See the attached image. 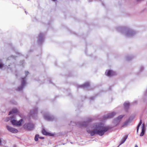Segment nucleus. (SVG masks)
<instances>
[{"instance_id":"nucleus-1","label":"nucleus","mask_w":147,"mask_h":147,"mask_svg":"<svg viewBox=\"0 0 147 147\" xmlns=\"http://www.w3.org/2000/svg\"><path fill=\"white\" fill-rule=\"evenodd\" d=\"M110 129H93L92 130L91 129H87V132L90 134L92 136H93L95 134H97L100 136H102L104 133L107 131H109Z\"/></svg>"},{"instance_id":"nucleus-2","label":"nucleus","mask_w":147,"mask_h":147,"mask_svg":"<svg viewBox=\"0 0 147 147\" xmlns=\"http://www.w3.org/2000/svg\"><path fill=\"white\" fill-rule=\"evenodd\" d=\"M118 31L121 32L125 31V35L128 37L132 36L136 34V32L130 30H127L126 28L124 27H119L117 29Z\"/></svg>"},{"instance_id":"nucleus-3","label":"nucleus","mask_w":147,"mask_h":147,"mask_svg":"<svg viewBox=\"0 0 147 147\" xmlns=\"http://www.w3.org/2000/svg\"><path fill=\"white\" fill-rule=\"evenodd\" d=\"M14 118L13 116L10 117H7L5 119V121L7 122L11 120V122L12 124L14 126H21L23 120L22 119H21L19 121H18L16 120L13 119Z\"/></svg>"},{"instance_id":"nucleus-4","label":"nucleus","mask_w":147,"mask_h":147,"mask_svg":"<svg viewBox=\"0 0 147 147\" xmlns=\"http://www.w3.org/2000/svg\"><path fill=\"white\" fill-rule=\"evenodd\" d=\"M92 129H109L108 127H103V123H100L94 124L93 126Z\"/></svg>"},{"instance_id":"nucleus-5","label":"nucleus","mask_w":147,"mask_h":147,"mask_svg":"<svg viewBox=\"0 0 147 147\" xmlns=\"http://www.w3.org/2000/svg\"><path fill=\"white\" fill-rule=\"evenodd\" d=\"M44 117L45 120L49 121H53L55 119L53 116L49 114H45L44 115Z\"/></svg>"},{"instance_id":"nucleus-6","label":"nucleus","mask_w":147,"mask_h":147,"mask_svg":"<svg viewBox=\"0 0 147 147\" xmlns=\"http://www.w3.org/2000/svg\"><path fill=\"white\" fill-rule=\"evenodd\" d=\"M26 78H22V82L21 83V86L19 87L17 89L18 91H21L22 90L26 84Z\"/></svg>"},{"instance_id":"nucleus-7","label":"nucleus","mask_w":147,"mask_h":147,"mask_svg":"<svg viewBox=\"0 0 147 147\" xmlns=\"http://www.w3.org/2000/svg\"><path fill=\"white\" fill-rule=\"evenodd\" d=\"M92 119L91 118H88L85 121H84V122H79V123H78L77 124H79V125L80 126H85L87 125L88 123ZM76 125H77V124H76Z\"/></svg>"},{"instance_id":"nucleus-8","label":"nucleus","mask_w":147,"mask_h":147,"mask_svg":"<svg viewBox=\"0 0 147 147\" xmlns=\"http://www.w3.org/2000/svg\"><path fill=\"white\" fill-rule=\"evenodd\" d=\"M42 133L44 135L47 136H53L55 135L54 133L47 131L45 129H42Z\"/></svg>"},{"instance_id":"nucleus-9","label":"nucleus","mask_w":147,"mask_h":147,"mask_svg":"<svg viewBox=\"0 0 147 147\" xmlns=\"http://www.w3.org/2000/svg\"><path fill=\"white\" fill-rule=\"evenodd\" d=\"M105 74L107 76H113L116 74L115 72L111 70H108L107 72V71H106Z\"/></svg>"},{"instance_id":"nucleus-10","label":"nucleus","mask_w":147,"mask_h":147,"mask_svg":"<svg viewBox=\"0 0 147 147\" xmlns=\"http://www.w3.org/2000/svg\"><path fill=\"white\" fill-rule=\"evenodd\" d=\"M37 112L38 109L37 108L35 109L34 110H31L30 116L34 117L37 114Z\"/></svg>"},{"instance_id":"nucleus-11","label":"nucleus","mask_w":147,"mask_h":147,"mask_svg":"<svg viewBox=\"0 0 147 147\" xmlns=\"http://www.w3.org/2000/svg\"><path fill=\"white\" fill-rule=\"evenodd\" d=\"M116 114V113L115 112H113L110 113L108 114L107 115H105L104 117V119L106 118H111L113 117Z\"/></svg>"},{"instance_id":"nucleus-12","label":"nucleus","mask_w":147,"mask_h":147,"mask_svg":"<svg viewBox=\"0 0 147 147\" xmlns=\"http://www.w3.org/2000/svg\"><path fill=\"white\" fill-rule=\"evenodd\" d=\"M44 40V35L42 33H40L38 36V43L41 44Z\"/></svg>"},{"instance_id":"nucleus-13","label":"nucleus","mask_w":147,"mask_h":147,"mask_svg":"<svg viewBox=\"0 0 147 147\" xmlns=\"http://www.w3.org/2000/svg\"><path fill=\"white\" fill-rule=\"evenodd\" d=\"M90 86V83L89 82H87L84 84L78 86V88H87Z\"/></svg>"},{"instance_id":"nucleus-14","label":"nucleus","mask_w":147,"mask_h":147,"mask_svg":"<svg viewBox=\"0 0 147 147\" xmlns=\"http://www.w3.org/2000/svg\"><path fill=\"white\" fill-rule=\"evenodd\" d=\"M27 129H33L34 127V125L32 123H29L27 124Z\"/></svg>"},{"instance_id":"nucleus-15","label":"nucleus","mask_w":147,"mask_h":147,"mask_svg":"<svg viewBox=\"0 0 147 147\" xmlns=\"http://www.w3.org/2000/svg\"><path fill=\"white\" fill-rule=\"evenodd\" d=\"M128 137V135H126L123 138V139L121 140V142L119 145L117 147H119L120 145L122 144L127 139Z\"/></svg>"},{"instance_id":"nucleus-16","label":"nucleus","mask_w":147,"mask_h":147,"mask_svg":"<svg viewBox=\"0 0 147 147\" xmlns=\"http://www.w3.org/2000/svg\"><path fill=\"white\" fill-rule=\"evenodd\" d=\"M129 103L128 101H126L124 104V106L126 109H127L129 106Z\"/></svg>"},{"instance_id":"nucleus-17","label":"nucleus","mask_w":147,"mask_h":147,"mask_svg":"<svg viewBox=\"0 0 147 147\" xmlns=\"http://www.w3.org/2000/svg\"><path fill=\"white\" fill-rule=\"evenodd\" d=\"M18 112V110L16 108L13 109L12 111L9 112V115L13 113H15Z\"/></svg>"},{"instance_id":"nucleus-18","label":"nucleus","mask_w":147,"mask_h":147,"mask_svg":"<svg viewBox=\"0 0 147 147\" xmlns=\"http://www.w3.org/2000/svg\"><path fill=\"white\" fill-rule=\"evenodd\" d=\"M124 116V115H120L119 116L117 119H116L114 120V122H117L118 123L119 122L120 120Z\"/></svg>"},{"instance_id":"nucleus-19","label":"nucleus","mask_w":147,"mask_h":147,"mask_svg":"<svg viewBox=\"0 0 147 147\" xmlns=\"http://www.w3.org/2000/svg\"><path fill=\"white\" fill-rule=\"evenodd\" d=\"M8 131L13 133H16L18 132L17 129H7Z\"/></svg>"},{"instance_id":"nucleus-20","label":"nucleus","mask_w":147,"mask_h":147,"mask_svg":"<svg viewBox=\"0 0 147 147\" xmlns=\"http://www.w3.org/2000/svg\"><path fill=\"white\" fill-rule=\"evenodd\" d=\"M146 129H142L141 132L140 133V136H143L146 131Z\"/></svg>"},{"instance_id":"nucleus-21","label":"nucleus","mask_w":147,"mask_h":147,"mask_svg":"<svg viewBox=\"0 0 147 147\" xmlns=\"http://www.w3.org/2000/svg\"><path fill=\"white\" fill-rule=\"evenodd\" d=\"M39 138V135L38 134H36L35 136L34 140L36 141H37L38 140V138Z\"/></svg>"},{"instance_id":"nucleus-22","label":"nucleus","mask_w":147,"mask_h":147,"mask_svg":"<svg viewBox=\"0 0 147 147\" xmlns=\"http://www.w3.org/2000/svg\"><path fill=\"white\" fill-rule=\"evenodd\" d=\"M142 124V120L140 119V122L136 127V129H139L140 126Z\"/></svg>"},{"instance_id":"nucleus-23","label":"nucleus","mask_w":147,"mask_h":147,"mask_svg":"<svg viewBox=\"0 0 147 147\" xmlns=\"http://www.w3.org/2000/svg\"><path fill=\"white\" fill-rule=\"evenodd\" d=\"M128 122H129L128 121H127L125 122L124 123V124H123V125H122V126H127V124L128 123Z\"/></svg>"},{"instance_id":"nucleus-24","label":"nucleus","mask_w":147,"mask_h":147,"mask_svg":"<svg viewBox=\"0 0 147 147\" xmlns=\"http://www.w3.org/2000/svg\"><path fill=\"white\" fill-rule=\"evenodd\" d=\"M3 65L1 62L0 61V68H1L3 67Z\"/></svg>"},{"instance_id":"nucleus-25","label":"nucleus","mask_w":147,"mask_h":147,"mask_svg":"<svg viewBox=\"0 0 147 147\" xmlns=\"http://www.w3.org/2000/svg\"><path fill=\"white\" fill-rule=\"evenodd\" d=\"M29 73L28 71H25V74H26V77L27 76V75H28Z\"/></svg>"},{"instance_id":"nucleus-26","label":"nucleus","mask_w":147,"mask_h":147,"mask_svg":"<svg viewBox=\"0 0 147 147\" xmlns=\"http://www.w3.org/2000/svg\"><path fill=\"white\" fill-rule=\"evenodd\" d=\"M126 59H127V60H131V57H130L129 58V57H127L126 58Z\"/></svg>"},{"instance_id":"nucleus-27","label":"nucleus","mask_w":147,"mask_h":147,"mask_svg":"<svg viewBox=\"0 0 147 147\" xmlns=\"http://www.w3.org/2000/svg\"><path fill=\"white\" fill-rule=\"evenodd\" d=\"M39 138L42 140H43L44 139V138L43 137H39Z\"/></svg>"},{"instance_id":"nucleus-28","label":"nucleus","mask_w":147,"mask_h":147,"mask_svg":"<svg viewBox=\"0 0 147 147\" xmlns=\"http://www.w3.org/2000/svg\"><path fill=\"white\" fill-rule=\"evenodd\" d=\"M2 140V138H0V145H1V142H2L1 140Z\"/></svg>"},{"instance_id":"nucleus-29","label":"nucleus","mask_w":147,"mask_h":147,"mask_svg":"<svg viewBox=\"0 0 147 147\" xmlns=\"http://www.w3.org/2000/svg\"><path fill=\"white\" fill-rule=\"evenodd\" d=\"M142 125V129H144V128L145 126H144V124H143Z\"/></svg>"},{"instance_id":"nucleus-30","label":"nucleus","mask_w":147,"mask_h":147,"mask_svg":"<svg viewBox=\"0 0 147 147\" xmlns=\"http://www.w3.org/2000/svg\"><path fill=\"white\" fill-rule=\"evenodd\" d=\"M143 69L144 67H143L141 66L140 68V70H142Z\"/></svg>"},{"instance_id":"nucleus-31","label":"nucleus","mask_w":147,"mask_h":147,"mask_svg":"<svg viewBox=\"0 0 147 147\" xmlns=\"http://www.w3.org/2000/svg\"><path fill=\"white\" fill-rule=\"evenodd\" d=\"M94 98V97H90V99L91 100H93Z\"/></svg>"},{"instance_id":"nucleus-32","label":"nucleus","mask_w":147,"mask_h":147,"mask_svg":"<svg viewBox=\"0 0 147 147\" xmlns=\"http://www.w3.org/2000/svg\"><path fill=\"white\" fill-rule=\"evenodd\" d=\"M135 147H138V145L137 144H136L135 145Z\"/></svg>"},{"instance_id":"nucleus-33","label":"nucleus","mask_w":147,"mask_h":147,"mask_svg":"<svg viewBox=\"0 0 147 147\" xmlns=\"http://www.w3.org/2000/svg\"><path fill=\"white\" fill-rule=\"evenodd\" d=\"M138 130H139V129H137V133H138Z\"/></svg>"},{"instance_id":"nucleus-34","label":"nucleus","mask_w":147,"mask_h":147,"mask_svg":"<svg viewBox=\"0 0 147 147\" xmlns=\"http://www.w3.org/2000/svg\"><path fill=\"white\" fill-rule=\"evenodd\" d=\"M52 0L53 1H56L57 0Z\"/></svg>"},{"instance_id":"nucleus-35","label":"nucleus","mask_w":147,"mask_h":147,"mask_svg":"<svg viewBox=\"0 0 147 147\" xmlns=\"http://www.w3.org/2000/svg\"><path fill=\"white\" fill-rule=\"evenodd\" d=\"M7 129H10V128H8V127H7ZM12 129H14L13 128H11Z\"/></svg>"},{"instance_id":"nucleus-36","label":"nucleus","mask_w":147,"mask_h":147,"mask_svg":"<svg viewBox=\"0 0 147 147\" xmlns=\"http://www.w3.org/2000/svg\"><path fill=\"white\" fill-rule=\"evenodd\" d=\"M25 12L26 13H26H26V11H25Z\"/></svg>"},{"instance_id":"nucleus-37","label":"nucleus","mask_w":147,"mask_h":147,"mask_svg":"<svg viewBox=\"0 0 147 147\" xmlns=\"http://www.w3.org/2000/svg\"><path fill=\"white\" fill-rule=\"evenodd\" d=\"M137 101H135V103H137Z\"/></svg>"},{"instance_id":"nucleus-38","label":"nucleus","mask_w":147,"mask_h":147,"mask_svg":"<svg viewBox=\"0 0 147 147\" xmlns=\"http://www.w3.org/2000/svg\"><path fill=\"white\" fill-rule=\"evenodd\" d=\"M29 129V130H31V129Z\"/></svg>"}]
</instances>
